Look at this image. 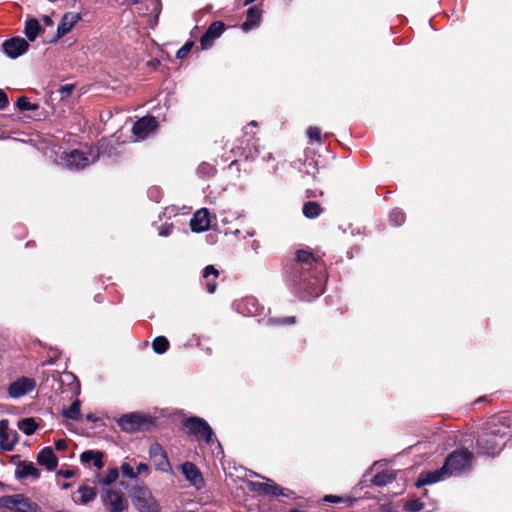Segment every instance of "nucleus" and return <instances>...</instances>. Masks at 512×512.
I'll use <instances>...</instances> for the list:
<instances>
[{"mask_svg": "<svg viewBox=\"0 0 512 512\" xmlns=\"http://www.w3.org/2000/svg\"><path fill=\"white\" fill-rule=\"evenodd\" d=\"M237 160L232 161L231 165L237 164Z\"/></svg>", "mask_w": 512, "mask_h": 512, "instance_id": "59", "label": "nucleus"}, {"mask_svg": "<svg viewBox=\"0 0 512 512\" xmlns=\"http://www.w3.org/2000/svg\"><path fill=\"white\" fill-rule=\"evenodd\" d=\"M262 19V10L258 6H252L247 10L246 20L241 25L243 31L248 32L259 26Z\"/></svg>", "mask_w": 512, "mask_h": 512, "instance_id": "20", "label": "nucleus"}, {"mask_svg": "<svg viewBox=\"0 0 512 512\" xmlns=\"http://www.w3.org/2000/svg\"><path fill=\"white\" fill-rule=\"evenodd\" d=\"M69 487H70V484H69V483H64V484H63V488H64V489H67V488H69Z\"/></svg>", "mask_w": 512, "mask_h": 512, "instance_id": "56", "label": "nucleus"}, {"mask_svg": "<svg viewBox=\"0 0 512 512\" xmlns=\"http://www.w3.org/2000/svg\"><path fill=\"white\" fill-rule=\"evenodd\" d=\"M57 475L62 476L66 479H69V478L74 477L75 471L72 469H66V470L61 469V470L57 471Z\"/></svg>", "mask_w": 512, "mask_h": 512, "instance_id": "43", "label": "nucleus"}, {"mask_svg": "<svg viewBox=\"0 0 512 512\" xmlns=\"http://www.w3.org/2000/svg\"><path fill=\"white\" fill-rule=\"evenodd\" d=\"M101 501L108 512H124L129 506L124 495L113 489L103 490Z\"/></svg>", "mask_w": 512, "mask_h": 512, "instance_id": "7", "label": "nucleus"}, {"mask_svg": "<svg viewBox=\"0 0 512 512\" xmlns=\"http://www.w3.org/2000/svg\"><path fill=\"white\" fill-rule=\"evenodd\" d=\"M18 428L26 435L34 434L38 428V424L34 418H24L18 422Z\"/></svg>", "mask_w": 512, "mask_h": 512, "instance_id": "29", "label": "nucleus"}, {"mask_svg": "<svg viewBox=\"0 0 512 512\" xmlns=\"http://www.w3.org/2000/svg\"><path fill=\"white\" fill-rule=\"evenodd\" d=\"M0 509L9 512H42L41 507L24 494L1 496Z\"/></svg>", "mask_w": 512, "mask_h": 512, "instance_id": "5", "label": "nucleus"}, {"mask_svg": "<svg viewBox=\"0 0 512 512\" xmlns=\"http://www.w3.org/2000/svg\"><path fill=\"white\" fill-rule=\"evenodd\" d=\"M181 472L186 480L197 489H201L205 485L204 478L199 468L192 462L186 461L180 466Z\"/></svg>", "mask_w": 512, "mask_h": 512, "instance_id": "12", "label": "nucleus"}, {"mask_svg": "<svg viewBox=\"0 0 512 512\" xmlns=\"http://www.w3.org/2000/svg\"><path fill=\"white\" fill-rule=\"evenodd\" d=\"M202 277L205 281V287L208 293L213 294L217 290L216 279L219 277V271L214 265H207L202 271Z\"/></svg>", "mask_w": 512, "mask_h": 512, "instance_id": "21", "label": "nucleus"}, {"mask_svg": "<svg viewBox=\"0 0 512 512\" xmlns=\"http://www.w3.org/2000/svg\"><path fill=\"white\" fill-rule=\"evenodd\" d=\"M226 30V25L223 21H214L207 28L206 32L200 38L201 48L207 50L214 45L222 33Z\"/></svg>", "mask_w": 512, "mask_h": 512, "instance_id": "9", "label": "nucleus"}, {"mask_svg": "<svg viewBox=\"0 0 512 512\" xmlns=\"http://www.w3.org/2000/svg\"><path fill=\"white\" fill-rule=\"evenodd\" d=\"M190 228L193 232L201 233L210 228V213L207 208L196 211L190 220Z\"/></svg>", "mask_w": 512, "mask_h": 512, "instance_id": "16", "label": "nucleus"}, {"mask_svg": "<svg viewBox=\"0 0 512 512\" xmlns=\"http://www.w3.org/2000/svg\"><path fill=\"white\" fill-rule=\"evenodd\" d=\"M81 20V15L79 13L67 12L65 13L57 27V33L55 37L51 40V42H56L67 33H69L72 28Z\"/></svg>", "mask_w": 512, "mask_h": 512, "instance_id": "13", "label": "nucleus"}, {"mask_svg": "<svg viewBox=\"0 0 512 512\" xmlns=\"http://www.w3.org/2000/svg\"><path fill=\"white\" fill-rule=\"evenodd\" d=\"M19 441V434L16 430L9 429V420H0V449L4 451H13Z\"/></svg>", "mask_w": 512, "mask_h": 512, "instance_id": "8", "label": "nucleus"}, {"mask_svg": "<svg viewBox=\"0 0 512 512\" xmlns=\"http://www.w3.org/2000/svg\"><path fill=\"white\" fill-rule=\"evenodd\" d=\"M148 65L151 66L152 68L156 69L160 65V61L157 59H153L148 62Z\"/></svg>", "mask_w": 512, "mask_h": 512, "instance_id": "50", "label": "nucleus"}, {"mask_svg": "<svg viewBox=\"0 0 512 512\" xmlns=\"http://www.w3.org/2000/svg\"><path fill=\"white\" fill-rule=\"evenodd\" d=\"M323 195V191L318 189H307L306 190V196L308 198H316Z\"/></svg>", "mask_w": 512, "mask_h": 512, "instance_id": "44", "label": "nucleus"}, {"mask_svg": "<svg viewBox=\"0 0 512 512\" xmlns=\"http://www.w3.org/2000/svg\"><path fill=\"white\" fill-rule=\"evenodd\" d=\"M149 455L157 470L166 472L171 468L167 454L160 444H151L149 447Z\"/></svg>", "mask_w": 512, "mask_h": 512, "instance_id": "15", "label": "nucleus"}, {"mask_svg": "<svg viewBox=\"0 0 512 512\" xmlns=\"http://www.w3.org/2000/svg\"><path fill=\"white\" fill-rule=\"evenodd\" d=\"M323 500L331 503H338L342 501V499L339 496L335 495H326Z\"/></svg>", "mask_w": 512, "mask_h": 512, "instance_id": "47", "label": "nucleus"}, {"mask_svg": "<svg viewBox=\"0 0 512 512\" xmlns=\"http://www.w3.org/2000/svg\"><path fill=\"white\" fill-rule=\"evenodd\" d=\"M309 166H312L314 172L312 173L313 174V177H315V174L318 172V168L316 167V163L314 161H310L308 163Z\"/></svg>", "mask_w": 512, "mask_h": 512, "instance_id": "53", "label": "nucleus"}, {"mask_svg": "<svg viewBox=\"0 0 512 512\" xmlns=\"http://www.w3.org/2000/svg\"><path fill=\"white\" fill-rule=\"evenodd\" d=\"M9 105V99L7 93L0 88V110H4Z\"/></svg>", "mask_w": 512, "mask_h": 512, "instance_id": "42", "label": "nucleus"}, {"mask_svg": "<svg viewBox=\"0 0 512 512\" xmlns=\"http://www.w3.org/2000/svg\"><path fill=\"white\" fill-rule=\"evenodd\" d=\"M119 427L128 433L150 431L156 427V419L151 415L132 412L122 415L118 420Z\"/></svg>", "mask_w": 512, "mask_h": 512, "instance_id": "2", "label": "nucleus"}, {"mask_svg": "<svg viewBox=\"0 0 512 512\" xmlns=\"http://www.w3.org/2000/svg\"><path fill=\"white\" fill-rule=\"evenodd\" d=\"M3 52L11 59H16L29 49V43L21 37H12L2 44Z\"/></svg>", "mask_w": 512, "mask_h": 512, "instance_id": "10", "label": "nucleus"}, {"mask_svg": "<svg viewBox=\"0 0 512 512\" xmlns=\"http://www.w3.org/2000/svg\"><path fill=\"white\" fill-rule=\"evenodd\" d=\"M473 459L474 455L468 449L455 450L446 457L443 468L449 476L460 474L471 468Z\"/></svg>", "mask_w": 512, "mask_h": 512, "instance_id": "4", "label": "nucleus"}, {"mask_svg": "<svg viewBox=\"0 0 512 512\" xmlns=\"http://www.w3.org/2000/svg\"><path fill=\"white\" fill-rule=\"evenodd\" d=\"M406 220V215L401 209H394L389 214V221L395 226H401Z\"/></svg>", "mask_w": 512, "mask_h": 512, "instance_id": "34", "label": "nucleus"}, {"mask_svg": "<svg viewBox=\"0 0 512 512\" xmlns=\"http://www.w3.org/2000/svg\"><path fill=\"white\" fill-rule=\"evenodd\" d=\"M307 135L312 141L319 142L321 140V131L318 127H309Z\"/></svg>", "mask_w": 512, "mask_h": 512, "instance_id": "40", "label": "nucleus"}, {"mask_svg": "<svg viewBox=\"0 0 512 512\" xmlns=\"http://www.w3.org/2000/svg\"><path fill=\"white\" fill-rule=\"evenodd\" d=\"M37 463L44 466L48 471H53L58 466V458L53 449L47 446L41 449L37 454Z\"/></svg>", "mask_w": 512, "mask_h": 512, "instance_id": "19", "label": "nucleus"}, {"mask_svg": "<svg viewBox=\"0 0 512 512\" xmlns=\"http://www.w3.org/2000/svg\"><path fill=\"white\" fill-rule=\"evenodd\" d=\"M133 504L138 512H161V507L147 486H135Z\"/></svg>", "mask_w": 512, "mask_h": 512, "instance_id": "6", "label": "nucleus"}, {"mask_svg": "<svg viewBox=\"0 0 512 512\" xmlns=\"http://www.w3.org/2000/svg\"><path fill=\"white\" fill-rule=\"evenodd\" d=\"M43 22L47 26H52L53 25V21H52L51 17H49L47 15L43 17Z\"/></svg>", "mask_w": 512, "mask_h": 512, "instance_id": "51", "label": "nucleus"}, {"mask_svg": "<svg viewBox=\"0 0 512 512\" xmlns=\"http://www.w3.org/2000/svg\"><path fill=\"white\" fill-rule=\"evenodd\" d=\"M427 493H428V490H424L423 495H424V496H426V495H427Z\"/></svg>", "mask_w": 512, "mask_h": 512, "instance_id": "60", "label": "nucleus"}, {"mask_svg": "<svg viewBox=\"0 0 512 512\" xmlns=\"http://www.w3.org/2000/svg\"><path fill=\"white\" fill-rule=\"evenodd\" d=\"M324 211V208L315 201H308L304 203L302 207L303 215L308 219H314L320 216Z\"/></svg>", "mask_w": 512, "mask_h": 512, "instance_id": "26", "label": "nucleus"}, {"mask_svg": "<svg viewBox=\"0 0 512 512\" xmlns=\"http://www.w3.org/2000/svg\"><path fill=\"white\" fill-rule=\"evenodd\" d=\"M250 125H252V126H256L257 124H256V122H255V121H252V122L250 123Z\"/></svg>", "mask_w": 512, "mask_h": 512, "instance_id": "58", "label": "nucleus"}, {"mask_svg": "<svg viewBox=\"0 0 512 512\" xmlns=\"http://www.w3.org/2000/svg\"><path fill=\"white\" fill-rule=\"evenodd\" d=\"M170 347V343L165 336H158L152 342L153 351L157 354L165 353Z\"/></svg>", "mask_w": 512, "mask_h": 512, "instance_id": "31", "label": "nucleus"}, {"mask_svg": "<svg viewBox=\"0 0 512 512\" xmlns=\"http://www.w3.org/2000/svg\"><path fill=\"white\" fill-rule=\"evenodd\" d=\"M396 480V472L393 470H383L378 473H376L371 482L373 485L378 487H383L389 483H392Z\"/></svg>", "mask_w": 512, "mask_h": 512, "instance_id": "24", "label": "nucleus"}, {"mask_svg": "<svg viewBox=\"0 0 512 512\" xmlns=\"http://www.w3.org/2000/svg\"><path fill=\"white\" fill-rule=\"evenodd\" d=\"M119 476V470L116 467L110 468L105 475V477L101 480V483L105 485H110L114 483Z\"/></svg>", "mask_w": 512, "mask_h": 512, "instance_id": "37", "label": "nucleus"}, {"mask_svg": "<svg viewBox=\"0 0 512 512\" xmlns=\"http://www.w3.org/2000/svg\"><path fill=\"white\" fill-rule=\"evenodd\" d=\"M447 475L443 466L434 471H423L419 474L415 486L420 488L425 485H430L441 481Z\"/></svg>", "mask_w": 512, "mask_h": 512, "instance_id": "18", "label": "nucleus"}, {"mask_svg": "<svg viewBox=\"0 0 512 512\" xmlns=\"http://www.w3.org/2000/svg\"><path fill=\"white\" fill-rule=\"evenodd\" d=\"M86 420L89 421V422H94L96 423L97 421H99L100 419L98 417H96L94 414L90 413V414H87L86 415Z\"/></svg>", "mask_w": 512, "mask_h": 512, "instance_id": "49", "label": "nucleus"}, {"mask_svg": "<svg viewBox=\"0 0 512 512\" xmlns=\"http://www.w3.org/2000/svg\"><path fill=\"white\" fill-rule=\"evenodd\" d=\"M35 388V380L22 377L12 382L8 387V394L12 398H20Z\"/></svg>", "mask_w": 512, "mask_h": 512, "instance_id": "14", "label": "nucleus"}, {"mask_svg": "<svg viewBox=\"0 0 512 512\" xmlns=\"http://www.w3.org/2000/svg\"><path fill=\"white\" fill-rule=\"evenodd\" d=\"M325 265L309 250L300 249L295 253V259L283 268V275L299 292L310 295L321 293L322 275Z\"/></svg>", "mask_w": 512, "mask_h": 512, "instance_id": "1", "label": "nucleus"}, {"mask_svg": "<svg viewBox=\"0 0 512 512\" xmlns=\"http://www.w3.org/2000/svg\"><path fill=\"white\" fill-rule=\"evenodd\" d=\"M424 508L420 499H410L404 503L403 509L407 512H418Z\"/></svg>", "mask_w": 512, "mask_h": 512, "instance_id": "35", "label": "nucleus"}, {"mask_svg": "<svg viewBox=\"0 0 512 512\" xmlns=\"http://www.w3.org/2000/svg\"><path fill=\"white\" fill-rule=\"evenodd\" d=\"M94 300L97 302V303H102L104 301V296L102 294H96L94 296Z\"/></svg>", "mask_w": 512, "mask_h": 512, "instance_id": "52", "label": "nucleus"}, {"mask_svg": "<svg viewBox=\"0 0 512 512\" xmlns=\"http://www.w3.org/2000/svg\"><path fill=\"white\" fill-rule=\"evenodd\" d=\"M74 88H75V85H73V84H66V85L61 86L59 89L61 98L63 99V98L69 97L72 94Z\"/></svg>", "mask_w": 512, "mask_h": 512, "instance_id": "41", "label": "nucleus"}, {"mask_svg": "<svg viewBox=\"0 0 512 512\" xmlns=\"http://www.w3.org/2000/svg\"><path fill=\"white\" fill-rule=\"evenodd\" d=\"M102 458V452L93 450H86L80 455V460L82 463H90L93 461L94 466L98 469H101L104 465Z\"/></svg>", "mask_w": 512, "mask_h": 512, "instance_id": "25", "label": "nucleus"}, {"mask_svg": "<svg viewBox=\"0 0 512 512\" xmlns=\"http://www.w3.org/2000/svg\"><path fill=\"white\" fill-rule=\"evenodd\" d=\"M67 164L70 167L82 169L90 164V159L87 157L86 153L74 149L67 155Z\"/></svg>", "mask_w": 512, "mask_h": 512, "instance_id": "22", "label": "nucleus"}, {"mask_svg": "<svg viewBox=\"0 0 512 512\" xmlns=\"http://www.w3.org/2000/svg\"><path fill=\"white\" fill-rule=\"evenodd\" d=\"M81 403L78 399L72 402L69 408L63 409L62 415L67 419L72 420H80L82 418V414L80 411Z\"/></svg>", "mask_w": 512, "mask_h": 512, "instance_id": "28", "label": "nucleus"}, {"mask_svg": "<svg viewBox=\"0 0 512 512\" xmlns=\"http://www.w3.org/2000/svg\"><path fill=\"white\" fill-rule=\"evenodd\" d=\"M269 323L272 325H294L296 323V317L288 316V317H274L269 319Z\"/></svg>", "mask_w": 512, "mask_h": 512, "instance_id": "36", "label": "nucleus"}, {"mask_svg": "<svg viewBox=\"0 0 512 512\" xmlns=\"http://www.w3.org/2000/svg\"><path fill=\"white\" fill-rule=\"evenodd\" d=\"M120 469H121L122 474L125 477H128V478H136L137 477V473H135L133 467L127 462L122 463Z\"/></svg>", "mask_w": 512, "mask_h": 512, "instance_id": "39", "label": "nucleus"}, {"mask_svg": "<svg viewBox=\"0 0 512 512\" xmlns=\"http://www.w3.org/2000/svg\"><path fill=\"white\" fill-rule=\"evenodd\" d=\"M483 400H484V398H483V397H480V398H478V399L476 400V403L481 402V401H483Z\"/></svg>", "mask_w": 512, "mask_h": 512, "instance_id": "57", "label": "nucleus"}, {"mask_svg": "<svg viewBox=\"0 0 512 512\" xmlns=\"http://www.w3.org/2000/svg\"><path fill=\"white\" fill-rule=\"evenodd\" d=\"M269 496H273V497H278V496H283V497H292L294 496V492L288 488H284L280 485H278L277 483H275L274 481H270V489H269Z\"/></svg>", "mask_w": 512, "mask_h": 512, "instance_id": "30", "label": "nucleus"}, {"mask_svg": "<svg viewBox=\"0 0 512 512\" xmlns=\"http://www.w3.org/2000/svg\"><path fill=\"white\" fill-rule=\"evenodd\" d=\"M182 426L186 429L188 435L198 440H203L210 445L216 440L215 433L209 423L198 416H190L182 420Z\"/></svg>", "mask_w": 512, "mask_h": 512, "instance_id": "3", "label": "nucleus"}, {"mask_svg": "<svg viewBox=\"0 0 512 512\" xmlns=\"http://www.w3.org/2000/svg\"><path fill=\"white\" fill-rule=\"evenodd\" d=\"M158 127V122L156 118L152 115L144 116L138 119L132 127L133 134L138 139H145L151 132L156 130Z\"/></svg>", "mask_w": 512, "mask_h": 512, "instance_id": "11", "label": "nucleus"}, {"mask_svg": "<svg viewBox=\"0 0 512 512\" xmlns=\"http://www.w3.org/2000/svg\"><path fill=\"white\" fill-rule=\"evenodd\" d=\"M194 46V42L193 41H187L176 53V57L178 59H183L185 58L189 52L192 50Z\"/></svg>", "mask_w": 512, "mask_h": 512, "instance_id": "38", "label": "nucleus"}, {"mask_svg": "<svg viewBox=\"0 0 512 512\" xmlns=\"http://www.w3.org/2000/svg\"><path fill=\"white\" fill-rule=\"evenodd\" d=\"M289 512H307V511H302V510H299V509H291Z\"/></svg>", "mask_w": 512, "mask_h": 512, "instance_id": "55", "label": "nucleus"}, {"mask_svg": "<svg viewBox=\"0 0 512 512\" xmlns=\"http://www.w3.org/2000/svg\"><path fill=\"white\" fill-rule=\"evenodd\" d=\"M270 481L268 482H251V490L261 496H269Z\"/></svg>", "mask_w": 512, "mask_h": 512, "instance_id": "33", "label": "nucleus"}, {"mask_svg": "<svg viewBox=\"0 0 512 512\" xmlns=\"http://www.w3.org/2000/svg\"><path fill=\"white\" fill-rule=\"evenodd\" d=\"M55 448L58 451H63L67 448V442L64 439H58L55 441Z\"/></svg>", "mask_w": 512, "mask_h": 512, "instance_id": "45", "label": "nucleus"}, {"mask_svg": "<svg viewBox=\"0 0 512 512\" xmlns=\"http://www.w3.org/2000/svg\"><path fill=\"white\" fill-rule=\"evenodd\" d=\"M43 31L36 18H28L25 21L24 33L29 41H35L38 35Z\"/></svg>", "mask_w": 512, "mask_h": 512, "instance_id": "23", "label": "nucleus"}, {"mask_svg": "<svg viewBox=\"0 0 512 512\" xmlns=\"http://www.w3.org/2000/svg\"><path fill=\"white\" fill-rule=\"evenodd\" d=\"M149 470V467L146 463H139L136 467V472L137 475L143 473V472H147Z\"/></svg>", "mask_w": 512, "mask_h": 512, "instance_id": "48", "label": "nucleus"}, {"mask_svg": "<svg viewBox=\"0 0 512 512\" xmlns=\"http://www.w3.org/2000/svg\"><path fill=\"white\" fill-rule=\"evenodd\" d=\"M41 476V471L31 461H19L15 469V477L18 480L32 478L38 480Z\"/></svg>", "mask_w": 512, "mask_h": 512, "instance_id": "17", "label": "nucleus"}, {"mask_svg": "<svg viewBox=\"0 0 512 512\" xmlns=\"http://www.w3.org/2000/svg\"><path fill=\"white\" fill-rule=\"evenodd\" d=\"M78 493H80L79 503L82 505H86L89 502L93 501L97 496V490L94 487H89L86 485H82L78 488Z\"/></svg>", "mask_w": 512, "mask_h": 512, "instance_id": "27", "label": "nucleus"}, {"mask_svg": "<svg viewBox=\"0 0 512 512\" xmlns=\"http://www.w3.org/2000/svg\"><path fill=\"white\" fill-rule=\"evenodd\" d=\"M15 105L21 111H36L39 109V104L30 103L26 96L19 97Z\"/></svg>", "mask_w": 512, "mask_h": 512, "instance_id": "32", "label": "nucleus"}, {"mask_svg": "<svg viewBox=\"0 0 512 512\" xmlns=\"http://www.w3.org/2000/svg\"><path fill=\"white\" fill-rule=\"evenodd\" d=\"M213 171H214V168L211 165L206 164V163H203L199 167V172H201L203 174H209L210 172H213Z\"/></svg>", "mask_w": 512, "mask_h": 512, "instance_id": "46", "label": "nucleus"}, {"mask_svg": "<svg viewBox=\"0 0 512 512\" xmlns=\"http://www.w3.org/2000/svg\"><path fill=\"white\" fill-rule=\"evenodd\" d=\"M255 1L256 0H245L244 1V5L247 6V5H249V4H251V3L255 2Z\"/></svg>", "mask_w": 512, "mask_h": 512, "instance_id": "54", "label": "nucleus"}]
</instances>
